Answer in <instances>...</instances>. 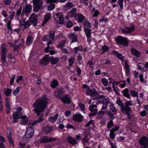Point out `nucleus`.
<instances>
[{"mask_svg":"<svg viewBox=\"0 0 148 148\" xmlns=\"http://www.w3.org/2000/svg\"><path fill=\"white\" fill-rule=\"evenodd\" d=\"M47 100L46 96H42L38 99L33 104V106L34 108L32 111L36 113L38 118L32 123L33 125L40 123L44 120L43 116L40 113L44 112L46 109L47 103Z\"/></svg>","mask_w":148,"mask_h":148,"instance_id":"1","label":"nucleus"},{"mask_svg":"<svg viewBox=\"0 0 148 148\" xmlns=\"http://www.w3.org/2000/svg\"><path fill=\"white\" fill-rule=\"evenodd\" d=\"M116 103L121 107L120 110H131V108L129 106L132 105V101H127L124 103L121 101L120 98H117Z\"/></svg>","mask_w":148,"mask_h":148,"instance_id":"2","label":"nucleus"},{"mask_svg":"<svg viewBox=\"0 0 148 148\" xmlns=\"http://www.w3.org/2000/svg\"><path fill=\"white\" fill-rule=\"evenodd\" d=\"M33 7V11L37 12L40 10H41L43 6L42 0H33L32 1Z\"/></svg>","mask_w":148,"mask_h":148,"instance_id":"3","label":"nucleus"},{"mask_svg":"<svg viewBox=\"0 0 148 148\" xmlns=\"http://www.w3.org/2000/svg\"><path fill=\"white\" fill-rule=\"evenodd\" d=\"M2 54L1 56V60L3 65L5 66L8 65V63L6 60V58L7 56L6 52L7 50L6 49V47L5 45L3 44L1 45Z\"/></svg>","mask_w":148,"mask_h":148,"instance_id":"4","label":"nucleus"},{"mask_svg":"<svg viewBox=\"0 0 148 148\" xmlns=\"http://www.w3.org/2000/svg\"><path fill=\"white\" fill-rule=\"evenodd\" d=\"M117 43L123 46H127L128 44L127 38L122 36H119L115 39Z\"/></svg>","mask_w":148,"mask_h":148,"instance_id":"5","label":"nucleus"},{"mask_svg":"<svg viewBox=\"0 0 148 148\" xmlns=\"http://www.w3.org/2000/svg\"><path fill=\"white\" fill-rule=\"evenodd\" d=\"M85 93L87 95H90L92 97L96 96V97L99 95V93L96 91L94 88L90 89L89 87L87 89V91Z\"/></svg>","mask_w":148,"mask_h":148,"instance_id":"6","label":"nucleus"},{"mask_svg":"<svg viewBox=\"0 0 148 148\" xmlns=\"http://www.w3.org/2000/svg\"><path fill=\"white\" fill-rule=\"evenodd\" d=\"M135 29V26L132 25L131 27H125L124 28H121V30L123 33L127 34L132 33Z\"/></svg>","mask_w":148,"mask_h":148,"instance_id":"7","label":"nucleus"},{"mask_svg":"<svg viewBox=\"0 0 148 148\" xmlns=\"http://www.w3.org/2000/svg\"><path fill=\"white\" fill-rule=\"evenodd\" d=\"M38 18L37 15L33 13L31 15L29 20L33 26H36L37 25Z\"/></svg>","mask_w":148,"mask_h":148,"instance_id":"8","label":"nucleus"},{"mask_svg":"<svg viewBox=\"0 0 148 148\" xmlns=\"http://www.w3.org/2000/svg\"><path fill=\"white\" fill-rule=\"evenodd\" d=\"M139 143L144 146L143 148H148V137L143 136L140 138Z\"/></svg>","mask_w":148,"mask_h":148,"instance_id":"9","label":"nucleus"},{"mask_svg":"<svg viewBox=\"0 0 148 148\" xmlns=\"http://www.w3.org/2000/svg\"><path fill=\"white\" fill-rule=\"evenodd\" d=\"M57 139L54 138L45 136L41 137L40 139V143H46L55 141Z\"/></svg>","mask_w":148,"mask_h":148,"instance_id":"10","label":"nucleus"},{"mask_svg":"<svg viewBox=\"0 0 148 148\" xmlns=\"http://www.w3.org/2000/svg\"><path fill=\"white\" fill-rule=\"evenodd\" d=\"M84 117L79 113H76L73 115V119L77 122H82L83 119Z\"/></svg>","mask_w":148,"mask_h":148,"instance_id":"11","label":"nucleus"},{"mask_svg":"<svg viewBox=\"0 0 148 148\" xmlns=\"http://www.w3.org/2000/svg\"><path fill=\"white\" fill-rule=\"evenodd\" d=\"M64 94V89L61 88H57V90H55L54 92V96L56 97H59L60 98V96H62Z\"/></svg>","mask_w":148,"mask_h":148,"instance_id":"12","label":"nucleus"},{"mask_svg":"<svg viewBox=\"0 0 148 148\" xmlns=\"http://www.w3.org/2000/svg\"><path fill=\"white\" fill-rule=\"evenodd\" d=\"M34 131L32 127H28L27 129V131L26 132L25 136L26 138H30L32 137L33 135Z\"/></svg>","mask_w":148,"mask_h":148,"instance_id":"13","label":"nucleus"},{"mask_svg":"<svg viewBox=\"0 0 148 148\" xmlns=\"http://www.w3.org/2000/svg\"><path fill=\"white\" fill-rule=\"evenodd\" d=\"M59 99L65 104H69L71 102V99L67 94L60 96Z\"/></svg>","mask_w":148,"mask_h":148,"instance_id":"14","label":"nucleus"},{"mask_svg":"<svg viewBox=\"0 0 148 148\" xmlns=\"http://www.w3.org/2000/svg\"><path fill=\"white\" fill-rule=\"evenodd\" d=\"M84 30L87 37L88 41L90 42L91 38V30L87 27H85L84 28Z\"/></svg>","mask_w":148,"mask_h":148,"instance_id":"15","label":"nucleus"},{"mask_svg":"<svg viewBox=\"0 0 148 148\" xmlns=\"http://www.w3.org/2000/svg\"><path fill=\"white\" fill-rule=\"evenodd\" d=\"M67 143H70L73 145H75L78 143V142L75 138H73L71 136H68L66 139Z\"/></svg>","mask_w":148,"mask_h":148,"instance_id":"16","label":"nucleus"},{"mask_svg":"<svg viewBox=\"0 0 148 148\" xmlns=\"http://www.w3.org/2000/svg\"><path fill=\"white\" fill-rule=\"evenodd\" d=\"M130 51L132 55L135 56L137 58L141 56V53L140 52L134 48L132 47Z\"/></svg>","mask_w":148,"mask_h":148,"instance_id":"17","label":"nucleus"},{"mask_svg":"<svg viewBox=\"0 0 148 148\" xmlns=\"http://www.w3.org/2000/svg\"><path fill=\"white\" fill-rule=\"evenodd\" d=\"M48 55H46L40 61V64L43 65H47L49 64V62Z\"/></svg>","mask_w":148,"mask_h":148,"instance_id":"18","label":"nucleus"},{"mask_svg":"<svg viewBox=\"0 0 148 148\" xmlns=\"http://www.w3.org/2000/svg\"><path fill=\"white\" fill-rule=\"evenodd\" d=\"M32 9V6L31 5H26L25 6V8L23 10L22 12L25 14H28L29 13Z\"/></svg>","mask_w":148,"mask_h":148,"instance_id":"19","label":"nucleus"},{"mask_svg":"<svg viewBox=\"0 0 148 148\" xmlns=\"http://www.w3.org/2000/svg\"><path fill=\"white\" fill-rule=\"evenodd\" d=\"M121 111L122 113L127 115L128 119H130L132 117V116L131 114L132 112L131 110H121Z\"/></svg>","mask_w":148,"mask_h":148,"instance_id":"20","label":"nucleus"},{"mask_svg":"<svg viewBox=\"0 0 148 148\" xmlns=\"http://www.w3.org/2000/svg\"><path fill=\"white\" fill-rule=\"evenodd\" d=\"M129 91V90L127 88H126L125 89L122 90L121 92L123 94V95L124 96L129 99H130V94L128 93Z\"/></svg>","mask_w":148,"mask_h":148,"instance_id":"21","label":"nucleus"},{"mask_svg":"<svg viewBox=\"0 0 148 148\" xmlns=\"http://www.w3.org/2000/svg\"><path fill=\"white\" fill-rule=\"evenodd\" d=\"M13 118L14 119H17L21 117V114L20 112L18 111L14 112L13 113Z\"/></svg>","mask_w":148,"mask_h":148,"instance_id":"22","label":"nucleus"},{"mask_svg":"<svg viewBox=\"0 0 148 148\" xmlns=\"http://www.w3.org/2000/svg\"><path fill=\"white\" fill-rule=\"evenodd\" d=\"M34 36L32 35H30L27 37L26 41V44L27 45H29L33 42Z\"/></svg>","mask_w":148,"mask_h":148,"instance_id":"23","label":"nucleus"},{"mask_svg":"<svg viewBox=\"0 0 148 148\" xmlns=\"http://www.w3.org/2000/svg\"><path fill=\"white\" fill-rule=\"evenodd\" d=\"M49 62L53 64H56L59 60L58 58H54L53 56H51L49 58Z\"/></svg>","mask_w":148,"mask_h":148,"instance_id":"24","label":"nucleus"},{"mask_svg":"<svg viewBox=\"0 0 148 148\" xmlns=\"http://www.w3.org/2000/svg\"><path fill=\"white\" fill-rule=\"evenodd\" d=\"M113 53L116 55L117 58L121 60H123L125 58L122 54L118 53L117 51L114 50L113 51Z\"/></svg>","mask_w":148,"mask_h":148,"instance_id":"25","label":"nucleus"},{"mask_svg":"<svg viewBox=\"0 0 148 148\" xmlns=\"http://www.w3.org/2000/svg\"><path fill=\"white\" fill-rule=\"evenodd\" d=\"M55 32L54 31H51L49 34V39L55 40Z\"/></svg>","mask_w":148,"mask_h":148,"instance_id":"26","label":"nucleus"},{"mask_svg":"<svg viewBox=\"0 0 148 148\" xmlns=\"http://www.w3.org/2000/svg\"><path fill=\"white\" fill-rule=\"evenodd\" d=\"M51 17V14H48L45 15L44 17V21L42 23V25H44L48 20Z\"/></svg>","mask_w":148,"mask_h":148,"instance_id":"27","label":"nucleus"},{"mask_svg":"<svg viewBox=\"0 0 148 148\" xmlns=\"http://www.w3.org/2000/svg\"><path fill=\"white\" fill-rule=\"evenodd\" d=\"M97 106L96 105L91 106L89 108V110L91 112H97L98 110L97 109Z\"/></svg>","mask_w":148,"mask_h":148,"instance_id":"28","label":"nucleus"},{"mask_svg":"<svg viewBox=\"0 0 148 148\" xmlns=\"http://www.w3.org/2000/svg\"><path fill=\"white\" fill-rule=\"evenodd\" d=\"M32 23L29 20L26 21L25 23H21V26H24V27L25 28H27L29 27L30 25H32Z\"/></svg>","mask_w":148,"mask_h":148,"instance_id":"29","label":"nucleus"},{"mask_svg":"<svg viewBox=\"0 0 148 148\" xmlns=\"http://www.w3.org/2000/svg\"><path fill=\"white\" fill-rule=\"evenodd\" d=\"M59 84V83L57 79H53V80L51 82V86L53 88H55L56 86H58Z\"/></svg>","mask_w":148,"mask_h":148,"instance_id":"30","label":"nucleus"},{"mask_svg":"<svg viewBox=\"0 0 148 148\" xmlns=\"http://www.w3.org/2000/svg\"><path fill=\"white\" fill-rule=\"evenodd\" d=\"M70 38L72 40L71 43L77 41V36L74 34H71L70 36Z\"/></svg>","mask_w":148,"mask_h":148,"instance_id":"31","label":"nucleus"},{"mask_svg":"<svg viewBox=\"0 0 148 148\" xmlns=\"http://www.w3.org/2000/svg\"><path fill=\"white\" fill-rule=\"evenodd\" d=\"M58 116V114H57L54 116H50L49 118V120L51 122H53L55 121L57 119Z\"/></svg>","mask_w":148,"mask_h":148,"instance_id":"32","label":"nucleus"},{"mask_svg":"<svg viewBox=\"0 0 148 148\" xmlns=\"http://www.w3.org/2000/svg\"><path fill=\"white\" fill-rule=\"evenodd\" d=\"M138 67L139 70L144 71L145 68V64L143 63H139L138 64Z\"/></svg>","mask_w":148,"mask_h":148,"instance_id":"33","label":"nucleus"},{"mask_svg":"<svg viewBox=\"0 0 148 148\" xmlns=\"http://www.w3.org/2000/svg\"><path fill=\"white\" fill-rule=\"evenodd\" d=\"M125 69L126 75H128L129 73V66L127 64V60H126L125 64Z\"/></svg>","mask_w":148,"mask_h":148,"instance_id":"34","label":"nucleus"},{"mask_svg":"<svg viewBox=\"0 0 148 148\" xmlns=\"http://www.w3.org/2000/svg\"><path fill=\"white\" fill-rule=\"evenodd\" d=\"M52 129V127L47 126L44 128V132L46 134H47L51 132Z\"/></svg>","mask_w":148,"mask_h":148,"instance_id":"35","label":"nucleus"},{"mask_svg":"<svg viewBox=\"0 0 148 148\" xmlns=\"http://www.w3.org/2000/svg\"><path fill=\"white\" fill-rule=\"evenodd\" d=\"M83 25L84 26H87V28H91V25L90 23L87 20H85L83 23Z\"/></svg>","mask_w":148,"mask_h":148,"instance_id":"36","label":"nucleus"},{"mask_svg":"<svg viewBox=\"0 0 148 148\" xmlns=\"http://www.w3.org/2000/svg\"><path fill=\"white\" fill-rule=\"evenodd\" d=\"M101 50H102L101 52V54H104L105 52H106L108 50V46L106 45H105L102 47Z\"/></svg>","mask_w":148,"mask_h":148,"instance_id":"37","label":"nucleus"},{"mask_svg":"<svg viewBox=\"0 0 148 148\" xmlns=\"http://www.w3.org/2000/svg\"><path fill=\"white\" fill-rule=\"evenodd\" d=\"M73 6V3L71 2H69L66 3L64 6V8L66 9H70Z\"/></svg>","mask_w":148,"mask_h":148,"instance_id":"38","label":"nucleus"},{"mask_svg":"<svg viewBox=\"0 0 148 148\" xmlns=\"http://www.w3.org/2000/svg\"><path fill=\"white\" fill-rule=\"evenodd\" d=\"M55 5L54 3H50L48 7V10L50 11L53 10L55 8Z\"/></svg>","mask_w":148,"mask_h":148,"instance_id":"39","label":"nucleus"},{"mask_svg":"<svg viewBox=\"0 0 148 148\" xmlns=\"http://www.w3.org/2000/svg\"><path fill=\"white\" fill-rule=\"evenodd\" d=\"M12 91V90L10 89L9 88L7 89V90L4 92V94L7 96H9L11 94Z\"/></svg>","mask_w":148,"mask_h":148,"instance_id":"40","label":"nucleus"},{"mask_svg":"<svg viewBox=\"0 0 148 148\" xmlns=\"http://www.w3.org/2000/svg\"><path fill=\"white\" fill-rule=\"evenodd\" d=\"M110 109L112 111L113 113H116L117 110L116 108L114 107V105L112 104H111V105L110 106Z\"/></svg>","mask_w":148,"mask_h":148,"instance_id":"41","label":"nucleus"},{"mask_svg":"<svg viewBox=\"0 0 148 148\" xmlns=\"http://www.w3.org/2000/svg\"><path fill=\"white\" fill-rule=\"evenodd\" d=\"M102 83L105 86H107L108 85V81L106 78H103L101 79Z\"/></svg>","mask_w":148,"mask_h":148,"instance_id":"42","label":"nucleus"},{"mask_svg":"<svg viewBox=\"0 0 148 148\" xmlns=\"http://www.w3.org/2000/svg\"><path fill=\"white\" fill-rule=\"evenodd\" d=\"M109 103H110V102L109 101V99L108 97L104 99L102 102L103 105H105L106 106L108 105Z\"/></svg>","mask_w":148,"mask_h":148,"instance_id":"43","label":"nucleus"},{"mask_svg":"<svg viewBox=\"0 0 148 148\" xmlns=\"http://www.w3.org/2000/svg\"><path fill=\"white\" fill-rule=\"evenodd\" d=\"M60 0H47L46 3L47 4L52 3H56L60 2Z\"/></svg>","mask_w":148,"mask_h":148,"instance_id":"44","label":"nucleus"},{"mask_svg":"<svg viewBox=\"0 0 148 148\" xmlns=\"http://www.w3.org/2000/svg\"><path fill=\"white\" fill-rule=\"evenodd\" d=\"M84 20V16L82 14H81L79 16L78 21L79 23L83 22Z\"/></svg>","mask_w":148,"mask_h":148,"instance_id":"45","label":"nucleus"},{"mask_svg":"<svg viewBox=\"0 0 148 148\" xmlns=\"http://www.w3.org/2000/svg\"><path fill=\"white\" fill-rule=\"evenodd\" d=\"M121 82V83H120V84H119V86L121 88L125 87L126 85V83L125 82V81H123Z\"/></svg>","mask_w":148,"mask_h":148,"instance_id":"46","label":"nucleus"},{"mask_svg":"<svg viewBox=\"0 0 148 148\" xmlns=\"http://www.w3.org/2000/svg\"><path fill=\"white\" fill-rule=\"evenodd\" d=\"M20 88V87H18L13 91L12 94L16 96L17 95L19 92Z\"/></svg>","mask_w":148,"mask_h":148,"instance_id":"47","label":"nucleus"},{"mask_svg":"<svg viewBox=\"0 0 148 148\" xmlns=\"http://www.w3.org/2000/svg\"><path fill=\"white\" fill-rule=\"evenodd\" d=\"M124 0H118V3L120 6L121 10L123 8V2Z\"/></svg>","mask_w":148,"mask_h":148,"instance_id":"48","label":"nucleus"},{"mask_svg":"<svg viewBox=\"0 0 148 148\" xmlns=\"http://www.w3.org/2000/svg\"><path fill=\"white\" fill-rule=\"evenodd\" d=\"M53 15L54 19H55L58 17V18L61 15V14L60 12H58L57 13H53Z\"/></svg>","mask_w":148,"mask_h":148,"instance_id":"49","label":"nucleus"},{"mask_svg":"<svg viewBox=\"0 0 148 148\" xmlns=\"http://www.w3.org/2000/svg\"><path fill=\"white\" fill-rule=\"evenodd\" d=\"M75 52V53H77L78 51H81L83 49L82 47L81 46H79L77 47H75L74 48Z\"/></svg>","mask_w":148,"mask_h":148,"instance_id":"50","label":"nucleus"},{"mask_svg":"<svg viewBox=\"0 0 148 148\" xmlns=\"http://www.w3.org/2000/svg\"><path fill=\"white\" fill-rule=\"evenodd\" d=\"M74 62V59L73 57H71L69 59V66H71Z\"/></svg>","mask_w":148,"mask_h":148,"instance_id":"51","label":"nucleus"},{"mask_svg":"<svg viewBox=\"0 0 148 148\" xmlns=\"http://www.w3.org/2000/svg\"><path fill=\"white\" fill-rule=\"evenodd\" d=\"M22 9V7L21 6L20 7L19 9L17 10L16 11V16H19L21 13Z\"/></svg>","mask_w":148,"mask_h":148,"instance_id":"52","label":"nucleus"},{"mask_svg":"<svg viewBox=\"0 0 148 148\" xmlns=\"http://www.w3.org/2000/svg\"><path fill=\"white\" fill-rule=\"evenodd\" d=\"M130 93L132 96L133 97H138V93L137 92H135L134 91L131 90L130 91Z\"/></svg>","mask_w":148,"mask_h":148,"instance_id":"53","label":"nucleus"},{"mask_svg":"<svg viewBox=\"0 0 148 148\" xmlns=\"http://www.w3.org/2000/svg\"><path fill=\"white\" fill-rule=\"evenodd\" d=\"M11 21H8L7 23V27L8 29L10 31H12V29L11 26Z\"/></svg>","mask_w":148,"mask_h":148,"instance_id":"54","label":"nucleus"},{"mask_svg":"<svg viewBox=\"0 0 148 148\" xmlns=\"http://www.w3.org/2000/svg\"><path fill=\"white\" fill-rule=\"evenodd\" d=\"M9 58H10L11 59L14 60L13 61H11V62L13 63H14L16 62V59L12 55L10 54L8 55Z\"/></svg>","mask_w":148,"mask_h":148,"instance_id":"55","label":"nucleus"},{"mask_svg":"<svg viewBox=\"0 0 148 148\" xmlns=\"http://www.w3.org/2000/svg\"><path fill=\"white\" fill-rule=\"evenodd\" d=\"M113 125V122L112 120L109 121L108 123L107 127L108 129H110Z\"/></svg>","mask_w":148,"mask_h":148,"instance_id":"56","label":"nucleus"},{"mask_svg":"<svg viewBox=\"0 0 148 148\" xmlns=\"http://www.w3.org/2000/svg\"><path fill=\"white\" fill-rule=\"evenodd\" d=\"M59 20L60 21V24H63L64 23V21L65 20L64 18L62 16H60L59 17Z\"/></svg>","mask_w":148,"mask_h":148,"instance_id":"57","label":"nucleus"},{"mask_svg":"<svg viewBox=\"0 0 148 148\" xmlns=\"http://www.w3.org/2000/svg\"><path fill=\"white\" fill-rule=\"evenodd\" d=\"M64 45V42L62 41H60L58 45V48H61Z\"/></svg>","mask_w":148,"mask_h":148,"instance_id":"58","label":"nucleus"},{"mask_svg":"<svg viewBox=\"0 0 148 148\" xmlns=\"http://www.w3.org/2000/svg\"><path fill=\"white\" fill-rule=\"evenodd\" d=\"M73 23L71 21H69L67 23V27L68 28H70L71 27L73 26Z\"/></svg>","mask_w":148,"mask_h":148,"instance_id":"59","label":"nucleus"},{"mask_svg":"<svg viewBox=\"0 0 148 148\" xmlns=\"http://www.w3.org/2000/svg\"><path fill=\"white\" fill-rule=\"evenodd\" d=\"M21 47V44H18V45H15L14 46L13 50H18V49H20Z\"/></svg>","mask_w":148,"mask_h":148,"instance_id":"60","label":"nucleus"},{"mask_svg":"<svg viewBox=\"0 0 148 148\" xmlns=\"http://www.w3.org/2000/svg\"><path fill=\"white\" fill-rule=\"evenodd\" d=\"M110 118L113 117L114 114L112 113L110 110H108L106 112Z\"/></svg>","mask_w":148,"mask_h":148,"instance_id":"61","label":"nucleus"},{"mask_svg":"<svg viewBox=\"0 0 148 148\" xmlns=\"http://www.w3.org/2000/svg\"><path fill=\"white\" fill-rule=\"evenodd\" d=\"M76 71L78 75L79 76L81 74V71L80 68L78 66H77L76 67Z\"/></svg>","mask_w":148,"mask_h":148,"instance_id":"62","label":"nucleus"},{"mask_svg":"<svg viewBox=\"0 0 148 148\" xmlns=\"http://www.w3.org/2000/svg\"><path fill=\"white\" fill-rule=\"evenodd\" d=\"M10 101L8 98H6L5 99V105L6 107L10 106Z\"/></svg>","mask_w":148,"mask_h":148,"instance_id":"63","label":"nucleus"},{"mask_svg":"<svg viewBox=\"0 0 148 148\" xmlns=\"http://www.w3.org/2000/svg\"><path fill=\"white\" fill-rule=\"evenodd\" d=\"M14 14L15 12L14 11L12 12V13L9 16V17L10 18V21H11L14 18Z\"/></svg>","mask_w":148,"mask_h":148,"instance_id":"64","label":"nucleus"}]
</instances>
